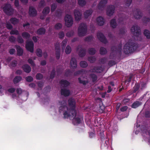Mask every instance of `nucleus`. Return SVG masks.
I'll return each mask as SVG.
<instances>
[{"label":"nucleus","mask_w":150,"mask_h":150,"mask_svg":"<svg viewBox=\"0 0 150 150\" xmlns=\"http://www.w3.org/2000/svg\"><path fill=\"white\" fill-rule=\"evenodd\" d=\"M138 47L137 45L134 42H128L124 47V52L127 54L131 53L135 50Z\"/></svg>","instance_id":"1"},{"label":"nucleus","mask_w":150,"mask_h":150,"mask_svg":"<svg viewBox=\"0 0 150 150\" xmlns=\"http://www.w3.org/2000/svg\"><path fill=\"white\" fill-rule=\"evenodd\" d=\"M68 105L71 110V115L73 117H75L76 115V111L75 110L76 108V101L72 98H69L68 100Z\"/></svg>","instance_id":"2"},{"label":"nucleus","mask_w":150,"mask_h":150,"mask_svg":"<svg viewBox=\"0 0 150 150\" xmlns=\"http://www.w3.org/2000/svg\"><path fill=\"white\" fill-rule=\"evenodd\" d=\"M87 31V27L86 24L81 23L80 24L78 29V35L79 36H85Z\"/></svg>","instance_id":"3"},{"label":"nucleus","mask_w":150,"mask_h":150,"mask_svg":"<svg viewBox=\"0 0 150 150\" xmlns=\"http://www.w3.org/2000/svg\"><path fill=\"white\" fill-rule=\"evenodd\" d=\"M122 44H120L117 46H112L111 48V52L110 56V59H112L115 56L117 52H120L122 50Z\"/></svg>","instance_id":"4"},{"label":"nucleus","mask_w":150,"mask_h":150,"mask_svg":"<svg viewBox=\"0 0 150 150\" xmlns=\"http://www.w3.org/2000/svg\"><path fill=\"white\" fill-rule=\"evenodd\" d=\"M4 12L8 16L13 15L14 13V9L9 4H7L3 7Z\"/></svg>","instance_id":"5"},{"label":"nucleus","mask_w":150,"mask_h":150,"mask_svg":"<svg viewBox=\"0 0 150 150\" xmlns=\"http://www.w3.org/2000/svg\"><path fill=\"white\" fill-rule=\"evenodd\" d=\"M131 31L132 34L136 36H138L141 34L139 27L136 25H133L132 27Z\"/></svg>","instance_id":"6"},{"label":"nucleus","mask_w":150,"mask_h":150,"mask_svg":"<svg viewBox=\"0 0 150 150\" xmlns=\"http://www.w3.org/2000/svg\"><path fill=\"white\" fill-rule=\"evenodd\" d=\"M65 25L67 27H71L73 24V19L70 15L67 14L65 17Z\"/></svg>","instance_id":"7"},{"label":"nucleus","mask_w":150,"mask_h":150,"mask_svg":"<svg viewBox=\"0 0 150 150\" xmlns=\"http://www.w3.org/2000/svg\"><path fill=\"white\" fill-rule=\"evenodd\" d=\"M34 45L33 41H27L26 42L25 47L28 51L31 52H33L34 51Z\"/></svg>","instance_id":"8"},{"label":"nucleus","mask_w":150,"mask_h":150,"mask_svg":"<svg viewBox=\"0 0 150 150\" xmlns=\"http://www.w3.org/2000/svg\"><path fill=\"white\" fill-rule=\"evenodd\" d=\"M115 7L114 6L109 5L107 7L106 13L107 15L111 16L113 15L115 12Z\"/></svg>","instance_id":"9"},{"label":"nucleus","mask_w":150,"mask_h":150,"mask_svg":"<svg viewBox=\"0 0 150 150\" xmlns=\"http://www.w3.org/2000/svg\"><path fill=\"white\" fill-rule=\"evenodd\" d=\"M97 37L99 40L103 43L106 44L108 42V41L105 37L101 33L98 32L97 33Z\"/></svg>","instance_id":"10"},{"label":"nucleus","mask_w":150,"mask_h":150,"mask_svg":"<svg viewBox=\"0 0 150 150\" xmlns=\"http://www.w3.org/2000/svg\"><path fill=\"white\" fill-rule=\"evenodd\" d=\"M141 122H137L135 124L136 127L138 128L139 127L140 128V129L143 133H145L146 134L147 132V127H146L145 125H142L141 126L140 125V123Z\"/></svg>","instance_id":"11"},{"label":"nucleus","mask_w":150,"mask_h":150,"mask_svg":"<svg viewBox=\"0 0 150 150\" xmlns=\"http://www.w3.org/2000/svg\"><path fill=\"white\" fill-rule=\"evenodd\" d=\"M74 12L75 20L78 21H80L82 16V13L76 9L74 10Z\"/></svg>","instance_id":"12"},{"label":"nucleus","mask_w":150,"mask_h":150,"mask_svg":"<svg viewBox=\"0 0 150 150\" xmlns=\"http://www.w3.org/2000/svg\"><path fill=\"white\" fill-rule=\"evenodd\" d=\"M77 50H79V54L81 57H83L86 54V50L83 48L81 46H79L77 47Z\"/></svg>","instance_id":"13"},{"label":"nucleus","mask_w":150,"mask_h":150,"mask_svg":"<svg viewBox=\"0 0 150 150\" xmlns=\"http://www.w3.org/2000/svg\"><path fill=\"white\" fill-rule=\"evenodd\" d=\"M29 14L30 16L34 17L36 16L37 12L35 8L33 6H30L29 9Z\"/></svg>","instance_id":"14"},{"label":"nucleus","mask_w":150,"mask_h":150,"mask_svg":"<svg viewBox=\"0 0 150 150\" xmlns=\"http://www.w3.org/2000/svg\"><path fill=\"white\" fill-rule=\"evenodd\" d=\"M107 0H101L98 5V7L99 9L103 10L107 2Z\"/></svg>","instance_id":"15"},{"label":"nucleus","mask_w":150,"mask_h":150,"mask_svg":"<svg viewBox=\"0 0 150 150\" xmlns=\"http://www.w3.org/2000/svg\"><path fill=\"white\" fill-rule=\"evenodd\" d=\"M134 16L136 19H140L142 16V12L139 9H137L134 12Z\"/></svg>","instance_id":"16"},{"label":"nucleus","mask_w":150,"mask_h":150,"mask_svg":"<svg viewBox=\"0 0 150 150\" xmlns=\"http://www.w3.org/2000/svg\"><path fill=\"white\" fill-rule=\"evenodd\" d=\"M60 83L61 84V88H65L69 86L70 83L66 80L62 79L60 81Z\"/></svg>","instance_id":"17"},{"label":"nucleus","mask_w":150,"mask_h":150,"mask_svg":"<svg viewBox=\"0 0 150 150\" xmlns=\"http://www.w3.org/2000/svg\"><path fill=\"white\" fill-rule=\"evenodd\" d=\"M22 68L23 71L26 73H29L31 71V67L27 64L23 65L22 67Z\"/></svg>","instance_id":"18"},{"label":"nucleus","mask_w":150,"mask_h":150,"mask_svg":"<svg viewBox=\"0 0 150 150\" xmlns=\"http://www.w3.org/2000/svg\"><path fill=\"white\" fill-rule=\"evenodd\" d=\"M89 78L90 80L94 83H95L97 81L98 77L95 74L91 73L89 75Z\"/></svg>","instance_id":"19"},{"label":"nucleus","mask_w":150,"mask_h":150,"mask_svg":"<svg viewBox=\"0 0 150 150\" xmlns=\"http://www.w3.org/2000/svg\"><path fill=\"white\" fill-rule=\"evenodd\" d=\"M61 93L62 95H63L65 97H67L69 95L70 91L69 90L63 88L61 90Z\"/></svg>","instance_id":"20"},{"label":"nucleus","mask_w":150,"mask_h":150,"mask_svg":"<svg viewBox=\"0 0 150 150\" xmlns=\"http://www.w3.org/2000/svg\"><path fill=\"white\" fill-rule=\"evenodd\" d=\"M70 64L71 67L73 69L77 67L76 60L74 58H71L70 62Z\"/></svg>","instance_id":"21"},{"label":"nucleus","mask_w":150,"mask_h":150,"mask_svg":"<svg viewBox=\"0 0 150 150\" xmlns=\"http://www.w3.org/2000/svg\"><path fill=\"white\" fill-rule=\"evenodd\" d=\"M71 112V110L70 109L67 108V110L65 111L63 113L64 118H68L71 116L70 112Z\"/></svg>","instance_id":"22"},{"label":"nucleus","mask_w":150,"mask_h":150,"mask_svg":"<svg viewBox=\"0 0 150 150\" xmlns=\"http://www.w3.org/2000/svg\"><path fill=\"white\" fill-rule=\"evenodd\" d=\"M97 21L98 25L100 26L103 25L105 22L103 18L101 16H99L97 18Z\"/></svg>","instance_id":"23"},{"label":"nucleus","mask_w":150,"mask_h":150,"mask_svg":"<svg viewBox=\"0 0 150 150\" xmlns=\"http://www.w3.org/2000/svg\"><path fill=\"white\" fill-rule=\"evenodd\" d=\"M56 56L57 59H59L60 56V49L59 46H56Z\"/></svg>","instance_id":"24"},{"label":"nucleus","mask_w":150,"mask_h":150,"mask_svg":"<svg viewBox=\"0 0 150 150\" xmlns=\"http://www.w3.org/2000/svg\"><path fill=\"white\" fill-rule=\"evenodd\" d=\"M17 50V55L19 56L22 55L23 53V49L19 45L16 46Z\"/></svg>","instance_id":"25"},{"label":"nucleus","mask_w":150,"mask_h":150,"mask_svg":"<svg viewBox=\"0 0 150 150\" xmlns=\"http://www.w3.org/2000/svg\"><path fill=\"white\" fill-rule=\"evenodd\" d=\"M110 25L112 28H115L117 25L116 19L114 18L111 19L110 21Z\"/></svg>","instance_id":"26"},{"label":"nucleus","mask_w":150,"mask_h":150,"mask_svg":"<svg viewBox=\"0 0 150 150\" xmlns=\"http://www.w3.org/2000/svg\"><path fill=\"white\" fill-rule=\"evenodd\" d=\"M45 29L44 28L42 27L37 30V33L39 35H43L45 34Z\"/></svg>","instance_id":"27"},{"label":"nucleus","mask_w":150,"mask_h":150,"mask_svg":"<svg viewBox=\"0 0 150 150\" xmlns=\"http://www.w3.org/2000/svg\"><path fill=\"white\" fill-rule=\"evenodd\" d=\"M93 11L91 10H86L85 11L84 13V17L86 18H88L90 16H91Z\"/></svg>","instance_id":"28"},{"label":"nucleus","mask_w":150,"mask_h":150,"mask_svg":"<svg viewBox=\"0 0 150 150\" xmlns=\"http://www.w3.org/2000/svg\"><path fill=\"white\" fill-rule=\"evenodd\" d=\"M140 87V86L138 83H136L133 88V90L130 91L131 94L135 93L137 91Z\"/></svg>","instance_id":"29"},{"label":"nucleus","mask_w":150,"mask_h":150,"mask_svg":"<svg viewBox=\"0 0 150 150\" xmlns=\"http://www.w3.org/2000/svg\"><path fill=\"white\" fill-rule=\"evenodd\" d=\"M11 23L13 25L17 24L19 22V20L15 18H11L10 20Z\"/></svg>","instance_id":"30"},{"label":"nucleus","mask_w":150,"mask_h":150,"mask_svg":"<svg viewBox=\"0 0 150 150\" xmlns=\"http://www.w3.org/2000/svg\"><path fill=\"white\" fill-rule=\"evenodd\" d=\"M142 104V103L139 101H136L134 102L132 105V108H135L139 107Z\"/></svg>","instance_id":"31"},{"label":"nucleus","mask_w":150,"mask_h":150,"mask_svg":"<svg viewBox=\"0 0 150 150\" xmlns=\"http://www.w3.org/2000/svg\"><path fill=\"white\" fill-rule=\"evenodd\" d=\"M22 79V77L20 76H16L13 80V82L14 84L18 83Z\"/></svg>","instance_id":"32"},{"label":"nucleus","mask_w":150,"mask_h":150,"mask_svg":"<svg viewBox=\"0 0 150 150\" xmlns=\"http://www.w3.org/2000/svg\"><path fill=\"white\" fill-rule=\"evenodd\" d=\"M100 54L101 55H104L106 54L107 51L106 49L103 47H101L100 50Z\"/></svg>","instance_id":"33"},{"label":"nucleus","mask_w":150,"mask_h":150,"mask_svg":"<svg viewBox=\"0 0 150 150\" xmlns=\"http://www.w3.org/2000/svg\"><path fill=\"white\" fill-rule=\"evenodd\" d=\"M50 11V8L49 7H46L43 10L42 13L45 16H46Z\"/></svg>","instance_id":"34"},{"label":"nucleus","mask_w":150,"mask_h":150,"mask_svg":"<svg viewBox=\"0 0 150 150\" xmlns=\"http://www.w3.org/2000/svg\"><path fill=\"white\" fill-rule=\"evenodd\" d=\"M93 71L97 73L101 72L103 71V68L101 67H95L93 69Z\"/></svg>","instance_id":"35"},{"label":"nucleus","mask_w":150,"mask_h":150,"mask_svg":"<svg viewBox=\"0 0 150 150\" xmlns=\"http://www.w3.org/2000/svg\"><path fill=\"white\" fill-rule=\"evenodd\" d=\"M67 39H65L62 42V51H64L67 43Z\"/></svg>","instance_id":"36"},{"label":"nucleus","mask_w":150,"mask_h":150,"mask_svg":"<svg viewBox=\"0 0 150 150\" xmlns=\"http://www.w3.org/2000/svg\"><path fill=\"white\" fill-rule=\"evenodd\" d=\"M22 37L26 39L29 38L30 36V35L28 33L26 32H24L22 33Z\"/></svg>","instance_id":"37"},{"label":"nucleus","mask_w":150,"mask_h":150,"mask_svg":"<svg viewBox=\"0 0 150 150\" xmlns=\"http://www.w3.org/2000/svg\"><path fill=\"white\" fill-rule=\"evenodd\" d=\"M96 59L95 56L89 57L88 59V60L91 63L94 62L96 60Z\"/></svg>","instance_id":"38"},{"label":"nucleus","mask_w":150,"mask_h":150,"mask_svg":"<svg viewBox=\"0 0 150 150\" xmlns=\"http://www.w3.org/2000/svg\"><path fill=\"white\" fill-rule=\"evenodd\" d=\"M96 52L95 49L94 48H90L88 49L89 53L91 55L94 54Z\"/></svg>","instance_id":"39"},{"label":"nucleus","mask_w":150,"mask_h":150,"mask_svg":"<svg viewBox=\"0 0 150 150\" xmlns=\"http://www.w3.org/2000/svg\"><path fill=\"white\" fill-rule=\"evenodd\" d=\"M80 66L83 68H85L88 66L87 63L85 61H82L80 63Z\"/></svg>","instance_id":"40"},{"label":"nucleus","mask_w":150,"mask_h":150,"mask_svg":"<svg viewBox=\"0 0 150 150\" xmlns=\"http://www.w3.org/2000/svg\"><path fill=\"white\" fill-rule=\"evenodd\" d=\"M78 1L79 5L81 6H83L86 4L85 0H78Z\"/></svg>","instance_id":"41"},{"label":"nucleus","mask_w":150,"mask_h":150,"mask_svg":"<svg viewBox=\"0 0 150 150\" xmlns=\"http://www.w3.org/2000/svg\"><path fill=\"white\" fill-rule=\"evenodd\" d=\"M71 49L69 45H67L65 49V52L66 54H68L70 53L71 52Z\"/></svg>","instance_id":"42"},{"label":"nucleus","mask_w":150,"mask_h":150,"mask_svg":"<svg viewBox=\"0 0 150 150\" xmlns=\"http://www.w3.org/2000/svg\"><path fill=\"white\" fill-rule=\"evenodd\" d=\"M11 35H18L19 33V31L17 30H12L10 32Z\"/></svg>","instance_id":"43"},{"label":"nucleus","mask_w":150,"mask_h":150,"mask_svg":"<svg viewBox=\"0 0 150 150\" xmlns=\"http://www.w3.org/2000/svg\"><path fill=\"white\" fill-rule=\"evenodd\" d=\"M62 25L61 23H57L54 26V28L56 30H59L62 28Z\"/></svg>","instance_id":"44"},{"label":"nucleus","mask_w":150,"mask_h":150,"mask_svg":"<svg viewBox=\"0 0 150 150\" xmlns=\"http://www.w3.org/2000/svg\"><path fill=\"white\" fill-rule=\"evenodd\" d=\"M36 54L37 55L40 57H42V50L40 49H38L36 50Z\"/></svg>","instance_id":"45"},{"label":"nucleus","mask_w":150,"mask_h":150,"mask_svg":"<svg viewBox=\"0 0 150 150\" xmlns=\"http://www.w3.org/2000/svg\"><path fill=\"white\" fill-rule=\"evenodd\" d=\"M68 108L66 106V105H63L62 106L59 107V112H61L62 111H64L65 110V109H67V108Z\"/></svg>","instance_id":"46"},{"label":"nucleus","mask_w":150,"mask_h":150,"mask_svg":"<svg viewBox=\"0 0 150 150\" xmlns=\"http://www.w3.org/2000/svg\"><path fill=\"white\" fill-rule=\"evenodd\" d=\"M144 34L147 38H150V32L147 30H145L144 32Z\"/></svg>","instance_id":"47"},{"label":"nucleus","mask_w":150,"mask_h":150,"mask_svg":"<svg viewBox=\"0 0 150 150\" xmlns=\"http://www.w3.org/2000/svg\"><path fill=\"white\" fill-rule=\"evenodd\" d=\"M36 79L38 80H41L43 78V76L42 74L38 73L37 74L36 76Z\"/></svg>","instance_id":"48"},{"label":"nucleus","mask_w":150,"mask_h":150,"mask_svg":"<svg viewBox=\"0 0 150 150\" xmlns=\"http://www.w3.org/2000/svg\"><path fill=\"white\" fill-rule=\"evenodd\" d=\"M17 40L18 42L20 44H22L24 42V40L21 36H18Z\"/></svg>","instance_id":"49"},{"label":"nucleus","mask_w":150,"mask_h":150,"mask_svg":"<svg viewBox=\"0 0 150 150\" xmlns=\"http://www.w3.org/2000/svg\"><path fill=\"white\" fill-rule=\"evenodd\" d=\"M16 38L13 36L9 37L8 40L11 42H14L16 41Z\"/></svg>","instance_id":"50"},{"label":"nucleus","mask_w":150,"mask_h":150,"mask_svg":"<svg viewBox=\"0 0 150 150\" xmlns=\"http://www.w3.org/2000/svg\"><path fill=\"white\" fill-rule=\"evenodd\" d=\"M74 31L71 30L67 33L66 34V35L67 37H70L73 36L74 35Z\"/></svg>","instance_id":"51"},{"label":"nucleus","mask_w":150,"mask_h":150,"mask_svg":"<svg viewBox=\"0 0 150 150\" xmlns=\"http://www.w3.org/2000/svg\"><path fill=\"white\" fill-rule=\"evenodd\" d=\"M84 71V70L83 69H81L77 71L74 72V75L75 76H76L79 74H82Z\"/></svg>","instance_id":"52"},{"label":"nucleus","mask_w":150,"mask_h":150,"mask_svg":"<svg viewBox=\"0 0 150 150\" xmlns=\"http://www.w3.org/2000/svg\"><path fill=\"white\" fill-rule=\"evenodd\" d=\"M107 58L103 57L102 58H100L99 60V61L100 63L102 64H104L107 61Z\"/></svg>","instance_id":"53"},{"label":"nucleus","mask_w":150,"mask_h":150,"mask_svg":"<svg viewBox=\"0 0 150 150\" xmlns=\"http://www.w3.org/2000/svg\"><path fill=\"white\" fill-rule=\"evenodd\" d=\"M55 70L54 69H53L52 70V71L51 72V74L50 76V79H52L54 77L55 75Z\"/></svg>","instance_id":"54"},{"label":"nucleus","mask_w":150,"mask_h":150,"mask_svg":"<svg viewBox=\"0 0 150 150\" xmlns=\"http://www.w3.org/2000/svg\"><path fill=\"white\" fill-rule=\"evenodd\" d=\"M79 83H80L82 84L83 85H85L86 83H88V82L84 80H82L80 78L78 79Z\"/></svg>","instance_id":"55"},{"label":"nucleus","mask_w":150,"mask_h":150,"mask_svg":"<svg viewBox=\"0 0 150 150\" xmlns=\"http://www.w3.org/2000/svg\"><path fill=\"white\" fill-rule=\"evenodd\" d=\"M6 27L9 30H11L13 28V26L9 22H7L6 24Z\"/></svg>","instance_id":"56"},{"label":"nucleus","mask_w":150,"mask_h":150,"mask_svg":"<svg viewBox=\"0 0 150 150\" xmlns=\"http://www.w3.org/2000/svg\"><path fill=\"white\" fill-rule=\"evenodd\" d=\"M25 79L28 82H31L33 80V78L32 76H28L26 77Z\"/></svg>","instance_id":"57"},{"label":"nucleus","mask_w":150,"mask_h":150,"mask_svg":"<svg viewBox=\"0 0 150 150\" xmlns=\"http://www.w3.org/2000/svg\"><path fill=\"white\" fill-rule=\"evenodd\" d=\"M28 62L32 66H33V67L35 66V64L34 63V61L32 60V59H29L28 60Z\"/></svg>","instance_id":"58"},{"label":"nucleus","mask_w":150,"mask_h":150,"mask_svg":"<svg viewBox=\"0 0 150 150\" xmlns=\"http://www.w3.org/2000/svg\"><path fill=\"white\" fill-rule=\"evenodd\" d=\"M57 5L55 4H52L51 6V11L52 12L54 11L57 7Z\"/></svg>","instance_id":"59"},{"label":"nucleus","mask_w":150,"mask_h":150,"mask_svg":"<svg viewBox=\"0 0 150 150\" xmlns=\"http://www.w3.org/2000/svg\"><path fill=\"white\" fill-rule=\"evenodd\" d=\"M59 36L60 38L62 39L64 36V33L63 31L59 32Z\"/></svg>","instance_id":"60"},{"label":"nucleus","mask_w":150,"mask_h":150,"mask_svg":"<svg viewBox=\"0 0 150 150\" xmlns=\"http://www.w3.org/2000/svg\"><path fill=\"white\" fill-rule=\"evenodd\" d=\"M132 0H126L125 5L126 6L129 7L132 2Z\"/></svg>","instance_id":"61"},{"label":"nucleus","mask_w":150,"mask_h":150,"mask_svg":"<svg viewBox=\"0 0 150 150\" xmlns=\"http://www.w3.org/2000/svg\"><path fill=\"white\" fill-rule=\"evenodd\" d=\"M133 75L132 74H130L128 76V78L127 80L126 81H127L128 82H129L131 81V79L132 78Z\"/></svg>","instance_id":"62"},{"label":"nucleus","mask_w":150,"mask_h":150,"mask_svg":"<svg viewBox=\"0 0 150 150\" xmlns=\"http://www.w3.org/2000/svg\"><path fill=\"white\" fill-rule=\"evenodd\" d=\"M125 29L124 28H123L120 29L119 34L122 35L124 34L125 33Z\"/></svg>","instance_id":"63"},{"label":"nucleus","mask_w":150,"mask_h":150,"mask_svg":"<svg viewBox=\"0 0 150 150\" xmlns=\"http://www.w3.org/2000/svg\"><path fill=\"white\" fill-rule=\"evenodd\" d=\"M144 116L146 117H150V111H146L145 112Z\"/></svg>","instance_id":"64"}]
</instances>
